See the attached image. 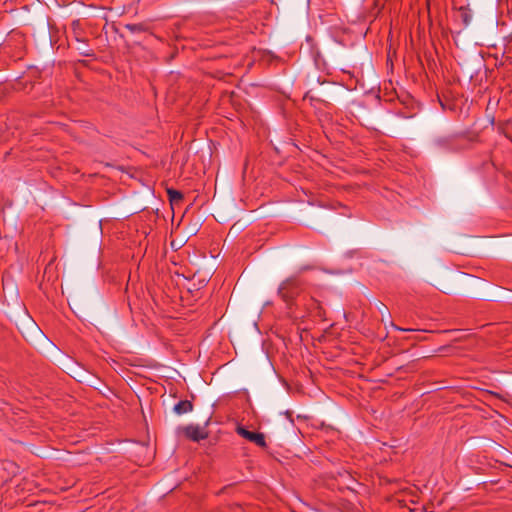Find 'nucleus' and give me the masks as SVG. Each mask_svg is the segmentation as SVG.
<instances>
[{"label":"nucleus","instance_id":"1a4fd4ad","mask_svg":"<svg viewBox=\"0 0 512 512\" xmlns=\"http://www.w3.org/2000/svg\"><path fill=\"white\" fill-rule=\"evenodd\" d=\"M378 310L379 312L384 315V312H387L389 314V311H388V308L385 304H383L382 302H379L378 303Z\"/></svg>","mask_w":512,"mask_h":512},{"label":"nucleus","instance_id":"7ed1b4c3","mask_svg":"<svg viewBox=\"0 0 512 512\" xmlns=\"http://www.w3.org/2000/svg\"><path fill=\"white\" fill-rule=\"evenodd\" d=\"M183 432L188 439L195 441V442L204 440L208 436V434L203 429H201L198 425H192V424L184 427Z\"/></svg>","mask_w":512,"mask_h":512},{"label":"nucleus","instance_id":"f03ea898","mask_svg":"<svg viewBox=\"0 0 512 512\" xmlns=\"http://www.w3.org/2000/svg\"><path fill=\"white\" fill-rule=\"evenodd\" d=\"M236 432L238 435L245 438L249 442L254 443L256 446L261 447V448H267V443H266V438H265L264 433L249 431L243 426H237Z\"/></svg>","mask_w":512,"mask_h":512},{"label":"nucleus","instance_id":"20e7f679","mask_svg":"<svg viewBox=\"0 0 512 512\" xmlns=\"http://www.w3.org/2000/svg\"><path fill=\"white\" fill-rule=\"evenodd\" d=\"M193 410V404L189 400H181L178 403H176L173 407V411L178 414H186Z\"/></svg>","mask_w":512,"mask_h":512},{"label":"nucleus","instance_id":"6e6552de","mask_svg":"<svg viewBox=\"0 0 512 512\" xmlns=\"http://www.w3.org/2000/svg\"><path fill=\"white\" fill-rule=\"evenodd\" d=\"M126 29L133 33L145 31V28L142 24H127Z\"/></svg>","mask_w":512,"mask_h":512},{"label":"nucleus","instance_id":"9d476101","mask_svg":"<svg viewBox=\"0 0 512 512\" xmlns=\"http://www.w3.org/2000/svg\"><path fill=\"white\" fill-rule=\"evenodd\" d=\"M397 330H401V331H404V332H407V331H412V329H403V328H400V327H395Z\"/></svg>","mask_w":512,"mask_h":512},{"label":"nucleus","instance_id":"423d86ee","mask_svg":"<svg viewBox=\"0 0 512 512\" xmlns=\"http://www.w3.org/2000/svg\"><path fill=\"white\" fill-rule=\"evenodd\" d=\"M76 41L79 44L77 46V50L79 51V53L81 55L86 56V57L93 56L92 50L88 48V45L84 40L76 38Z\"/></svg>","mask_w":512,"mask_h":512},{"label":"nucleus","instance_id":"0eeeda50","mask_svg":"<svg viewBox=\"0 0 512 512\" xmlns=\"http://www.w3.org/2000/svg\"><path fill=\"white\" fill-rule=\"evenodd\" d=\"M309 310L313 313H315L316 316L323 318L324 317V310L320 303L314 299H311V304L309 305Z\"/></svg>","mask_w":512,"mask_h":512},{"label":"nucleus","instance_id":"f257e3e1","mask_svg":"<svg viewBox=\"0 0 512 512\" xmlns=\"http://www.w3.org/2000/svg\"><path fill=\"white\" fill-rule=\"evenodd\" d=\"M302 282L296 276L282 281L278 287V295L286 303L293 301L302 291Z\"/></svg>","mask_w":512,"mask_h":512},{"label":"nucleus","instance_id":"39448f33","mask_svg":"<svg viewBox=\"0 0 512 512\" xmlns=\"http://www.w3.org/2000/svg\"><path fill=\"white\" fill-rule=\"evenodd\" d=\"M167 195L172 205L179 204L183 200L182 192L175 190L173 188L167 189Z\"/></svg>","mask_w":512,"mask_h":512}]
</instances>
